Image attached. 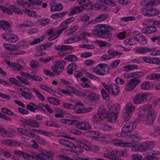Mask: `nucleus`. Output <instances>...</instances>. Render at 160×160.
Wrapping results in <instances>:
<instances>
[{
    "label": "nucleus",
    "mask_w": 160,
    "mask_h": 160,
    "mask_svg": "<svg viewBox=\"0 0 160 160\" xmlns=\"http://www.w3.org/2000/svg\"><path fill=\"white\" fill-rule=\"evenodd\" d=\"M45 38V36L44 35H43L38 38L34 39L32 42H29V44L24 41H19L15 45V50L18 48L23 49L25 48H28L29 45H33L37 44L42 41Z\"/></svg>",
    "instance_id": "f257e3e1"
},
{
    "label": "nucleus",
    "mask_w": 160,
    "mask_h": 160,
    "mask_svg": "<svg viewBox=\"0 0 160 160\" xmlns=\"http://www.w3.org/2000/svg\"><path fill=\"white\" fill-rule=\"evenodd\" d=\"M104 109L103 106L101 107L98 109V113L92 116L91 119V120L94 122H97L105 119L107 114Z\"/></svg>",
    "instance_id": "f03ea898"
},
{
    "label": "nucleus",
    "mask_w": 160,
    "mask_h": 160,
    "mask_svg": "<svg viewBox=\"0 0 160 160\" xmlns=\"http://www.w3.org/2000/svg\"><path fill=\"white\" fill-rule=\"evenodd\" d=\"M98 27L100 29L102 38L108 39L111 37L112 34L109 32L112 29L111 26L108 24H101L98 25Z\"/></svg>",
    "instance_id": "7ed1b4c3"
},
{
    "label": "nucleus",
    "mask_w": 160,
    "mask_h": 160,
    "mask_svg": "<svg viewBox=\"0 0 160 160\" xmlns=\"http://www.w3.org/2000/svg\"><path fill=\"white\" fill-rule=\"evenodd\" d=\"M66 65V62L64 61L58 60L55 62L54 64L51 66V68L54 72L59 74L64 70Z\"/></svg>",
    "instance_id": "20e7f679"
},
{
    "label": "nucleus",
    "mask_w": 160,
    "mask_h": 160,
    "mask_svg": "<svg viewBox=\"0 0 160 160\" xmlns=\"http://www.w3.org/2000/svg\"><path fill=\"white\" fill-rule=\"evenodd\" d=\"M18 89L21 92V96L25 98L28 100L33 98V96L31 92V91L28 88L24 86L19 87Z\"/></svg>",
    "instance_id": "39448f33"
},
{
    "label": "nucleus",
    "mask_w": 160,
    "mask_h": 160,
    "mask_svg": "<svg viewBox=\"0 0 160 160\" xmlns=\"http://www.w3.org/2000/svg\"><path fill=\"white\" fill-rule=\"evenodd\" d=\"M107 67V64L104 63H101L92 69V71L97 74L103 76L107 73L106 69Z\"/></svg>",
    "instance_id": "423d86ee"
},
{
    "label": "nucleus",
    "mask_w": 160,
    "mask_h": 160,
    "mask_svg": "<svg viewBox=\"0 0 160 160\" xmlns=\"http://www.w3.org/2000/svg\"><path fill=\"white\" fill-rule=\"evenodd\" d=\"M148 95L147 93H142L137 94L133 98V103L135 104H139L145 102L147 100Z\"/></svg>",
    "instance_id": "0eeeda50"
},
{
    "label": "nucleus",
    "mask_w": 160,
    "mask_h": 160,
    "mask_svg": "<svg viewBox=\"0 0 160 160\" xmlns=\"http://www.w3.org/2000/svg\"><path fill=\"white\" fill-rule=\"evenodd\" d=\"M103 107L107 114L109 111L116 112L117 114L120 109L121 106L119 104L116 103L112 105L107 104L103 106Z\"/></svg>",
    "instance_id": "6e6552de"
},
{
    "label": "nucleus",
    "mask_w": 160,
    "mask_h": 160,
    "mask_svg": "<svg viewBox=\"0 0 160 160\" xmlns=\"http://www.w3.org/2000/svg\"><path fill=\"white\" fill-rule=\"evenodd\" d=\"M141 82L140 80L137 78H132L128 81L125 86V89L128 91L133 90Z\"/></svg>",
    "instance_id": "1a4fd4ad"
},
{
    "label": "nucleus",
    "mask_w": 160,
    "mask_h": 160,
    "mask_svg": "<svg viewBox=\"0 0 160 160\" xmlns=\"http://www.w3.org/2000/svg\"><path fill=\"white\" fill-rule=\"evenodd\" d=\"M142 12L145 16L152 17L158 15L159 13V11L157 9L154 8L150 9L144 8L142 9Z\"/></svg>",
    "instance_id": "9d476101"
},
{
    "label": "nucleus",
    "mask_w": 160,
    "mask_h": 160,
    "mask_svg": "<svg viewBox=\"0 0 160 160\" xmlns=\"http://www.w3.org/2000/svg\"><path fill=\"white\" fill-rule=\"evenodd\" d=\"M76 128L78 129L88 130L91 129V124L89 122L85 120L78 122L77 124Z\"/></svg>",
    "instance_id": "9b49d317"
},
{
    "label": "nucleus",
    "mask_w": 160,
    "mask_h": 160,
    "mask_svg": "<svg viewBox=\"0 0 160 160\" xmlns=\"http://www.w3.org/2000/svg\"><path fill=\"white\" fill-rule=\"evenodd\" d=\"M136 122L134 121L126 123L123 127V130L124 132H127L131 135L130 132L133 130L136 127Z\"/></svg>",
    "instance_id": "f8f14e48"
},
{
    "label": "nucleus",
    "mask_w": 160,
    "mask_h": 160,
    "mask_svg": "<svg viewBox=\"0 0 160 160\" xmlns=\"http://www.w3.org/2000/svg\"><path fill=\"white\" fill-rule=\"evenodd\" d=\"M2 36L3 38L9 43H15L17 42L19 39L17 35L12 33L3 34Z\"/></svg>",
    "instance_id": "ddd939ff"
},
{
    "label": "nucleus",
    "mask_w": 160,
    "mask_h": 160,
    "mask_svg": "<svg viewBox=\"0 0 160 160\" xmlns=\"http://www.w3.org/2000/svg\"><path fill=\"white\" fill-rule=\"evenodd\" d=\"M155 111L153 109L149 112L146 117V123L149 124H152L155 119Z\"/></svg>",
    "instance_id": "4468645a"
},
{
    "label": "nucleus",
    "mask_w": 160,
    "mask_h": 160,
    "mask_svg": "<svg viewBox=\"0 0 160 160\" xmlns=\"http://www.w3.org/2000/svg\"><path fill=\"white\" fill-rule=\"evenodd\" d=\"M120 92L118 86L115 83H112L110 85V90L108 94L114 96H116L119 94Z\"/></svg>",
    "instance_id": "2eb2a0df"
},
{
    "label": "nucleus",
    "mask_w": 160,
    "mask_h": 160,
    "mask_svg": "<svg viewBox=\"0 0 160 160\" xmlns=\"http://www.w3.org/2000/svg\"><path fill=\"white\" fill-rule=\"evenodd\" d=\"M155 145V143L153 141H147L142 143V152L146 150H148L153 149Z\"/></svg>",
    "instance_id": "dca6fc26"
},
{
    "label": "nucleus",
    "mask_w": 160,
    "mask_h": 160,
    "mask_svg": "<svg viewBox=\"0 0 160 160\" xmlns=\"http://www.w3.org/2000/svg\"><path fill=\"white\" fill-rule=\"evenodd\" d=\"M153 50L152 48L147 47H139L135 48L134 51L137 54H144L148 52H151Z\"/></svg>",
    "instance_id": "f3484780"
},
{
    "label": "nucleus",
    "mask_w": 160,
    "mask_h": 160,
    "mask_svg": "<svg viewBox=\"0 0 160 160\" xmlns=\"http://www.w3.org/2000/svg\"><path fill=\"white\" fill-rule=\"evenodd\" d=\"M58 142L68 148L72 149L73 148L75 147V146L73 143L68 140L64 139H58Z\"/></svg>",
    "instance_id": "a211bd4d"
},
{
    "label": "nucleus",
    "mask_w": 160,
    "mask_h": 160,
    "mask_svg": "<svg viewBox=\"0 0 160 160\" xmlns=\"http://www.w3.org/2000/svg\"><path fill=\"white\" fill-rule=\"evenodd\" d=\"M24 123L27 125H28L35 128H37L40 126L39 122L37 120L33 119L25 120Z\"/></svg>",
    "instance_id": "6ab92c4d"
},
{
    "label": "nucleus",
    "mask_w": 160,
    "mask_h": 160,
    "mask_svg": "<svg viewBox=\"0 0 160 160\" xmlns=\"http://www.w3.org/2000/svg\"><path fill=\"white\" fill-rule=\"evenodd\" d=\"M11 24L6 21L2 20L0 21V26L2 28L7 32L11 31L10 27Z\"/></svg>",
    "instance_id": "aec40b11"
},
{
    "label": "nucleus",
    "mask_w": 160,
    "mask_h": 160,
    "mask_svg": "<svg viewBox=\"0 0 160 160\" xmlns=\"http://www.w3.org/2000/svg\"><path fill=\"white\" fill-rule=\"evenodd\" d=\"M17 2L18 5L24 8L31 9L33 7L32 4L22 0H17Z\"/></svg>",
    "instance_id": "412c9836"
},
{
    "label": "nucleus",
    "mask_w": 160,
    "mask_h": 160,
    "mask_svg": "<svg viewBox=\"0 0 160 160\" xmlns=\"http://www.w3.org/2000/svg\"><path fill=\"white\" fill-rule=\"evenodd\" d=\"M156 29V27L151 26L143 28L141 31L144 34H151L155 31Z\"/></svg>",
    "instance_id": "4be33fe9"
},
{
    "label": "nucleus",
    "mask_w": 160,
    "mask_h": 160,
    "mask_svg": "<svg viewBox=\"0 0 160 160\" xmlns=\"http://www.w3.org/2000/svg\"><path fill=\"white\" fill-rule=\"evenodd\" d=\"M125 112L132 114L135 110V107L131 102H128L126 104Z\"/></svg>",
    "instance_id": "5701e85b"
},
{
    "label": "nucleus",
    "mask_w": 160,
    "mask_h": 160,
    "mask_svg": "<svg viewBox=\"0 0 160 160\" xmlns=\"http://www.w3.org/2000/svg\"><path fill=\"white\" fill-rule=\"evenodd\" d=\"M63 9V5L60 3H57L52 5L50 8V10L52 12L56 11H60Z\"/></svg>",
    "instance_id": "b1692460"
},
{
    "label": "nucleus",
    "mask_w": 160,
    "mask_h": 160,
    "mask_svg": "<svg viewBox=\"0 0 160 160\" xmlns=\"http://www.w3.org/2000/svg\"><path fill=\"white\" fill-rule=\"evenodd\" d=\"M26 107L29 110L33 112H35L36 110L39 109L38 107L35 103L32 102H30L27 104Z\"/></svg>",
    "instance_id": "393cba45"
},
{
    "label": "nucleus",
    "mask_w": 160,
    "mask_h": 160,
    "mask_svg": "<svg viewBox=\"0 0 160 160\" xmlns=\"http://www.w3.org/2000/svg\"><path fill=\"white\" fill-rule=\"evenodd\" d=\"M118 153V151L114 150L112 151L110 153V159L111 160H121V159L118 158L120 155Z\"/></svg>",
    "instance_id": "a878e982"
},
{
    "label": "nucleus",
    "mask_w": 160,
    "mask_h": 160,
    "mask_svg": "<svg viewBox=\"0 0 160 160\" xmlns=\"http://www.w3.org/2000/svg\"><path fill=\"white\" fill-rule=\"evenodd\" d=\"M110 112L107 114L108 121L111 123L115 122L117 120V114L116 112H113L109 111Z\"/></svg>",
    "instance_id": "bb28decb"
},
{
    "label": "nucleus",
    "mask_w": 160,
    "mask_h": 160,
    "mask_svg": "<svg viewBox=\"0 0 160 160\" xmlns=\"http://www.w3.org/2000/svg\"><path fill=\"white\" fill-rule=\"evenodd\" d=\"M141 88L143 90L151 89L152 87V84L149 82H144L141 84Z\"/></svg>",
    "instance_id": "cd10ccee"
},
{
    "label": "nucleus",
    "mask_w": 160,
    "mask_h": 160,
    "mask_svg": "<svg viewBox=\"0 0 160 160\" xmlns=\"http://www.w3.org/2000/svg\"><path fill=\"white\" fill-rule=\"evenodd\" d=\"M147 79L150 80H155L156 81H160V74L152 73L149 74L147 77Z\"/></svg>",
    "instance_id": "c85d7f7f"
},
{
    "label": "nucleus",
    "mask_w": 160,
    "mask_h": 160,
    "mask_svg": "<svg viewBox=\"0 0 160 160\" xmlns=\"http://www.w3.org/2000/svg\"><path fill=\"white\" fill-rule=\"evenodd\" d=\"M78 144L81 147L85 149L89 150V147L87 146L86 144L88 142L87 141L83 138H80L77 141Z\"/></svg>",
    "instance_id": "c756f323"
},
{
    "label": "nucleus",
    "mask_w": 160,
    "mask_h": 160,
    "mask_svg": "<svg viewBox=\"0 0 160 160\" xmlns=\"http://www.w3.org/2000/svg\"><path fill=\"white\" fill-rule=\"evenodd\" d=\"M84 9L81 7L77 6L68 13V15L70 16L78 13L82 12Z\"/></svg>",
    "instance_id": "7c9ffc66"
},
{
    "label": "nucleus",
    "mask_w": 160,
    "mask_h": 160,
    "mask_svg": "<svg viewBox=\"0 0 160 160\" xmlns=\"http://www.w3.org/2000/svg\"><path fill=\"white\" fill-rule=\"evenodd\" d=\"M132 149L134 151L142 152V143L140 144L132 143Z\"/></svg>",
    "instance_id": "2f4dec72"
},
{
    "label": "nucleus",
    "mask_w": 160,
    "mask_h": 160,
    "mask_svg": "<svg viewBox=\"0 0 160 160\" xmlns=\"http://www.w3.org/2000/svg\"><path fill=\"white\" fill-rule=\"evenodd\" d=\"M92 109L91 108H78L77 110L75 111V112L77 114L84 113L90 112L92 110Z\"/></svg>",
    "instance_id": "473e14b6"
},
{
    "label": "nucleus",
    "mask_w": 160,
    "mask_h": 160,
    "mask_svg": "<svg viewBox=\"0 0 160 160\" xmlns=\"http://www.w3.org/2000/svg\"><path fill=\"white\" fill-rule=\"evenodd\" d=\"M68 12V11H66L58 14H53L50 16V17L52 19H58L64 16Z\"/></svg>",
    "instance_id": "72a5a7b5"
},
{
    "label": "nucleus",
    "mask_w": 160,
    "mask_h": 160,
    "mask_svg": "<svg viewBox=\"0 0 160 160\" xmlns=\"http://www.w3.org/2000/svg\"><path fill=\"white\" fill-rule=\"evenodd\" d=\"M92 32L95 36L102 38L101 31L100 29L99 28V27H98V25L96 26V28L92 30Z\"/></svg>",
    "instance_id": "f704fd0d"
},
{
    "label": "nucleus",
    "mask_w": 160,
    "mask_h": 160,
    "mask_svg": "<svg viewBox=\"0 0 160 160\" xmlns=\"http://www.w3.org/2000/svg\"><path fill=\"white\" fill-rule=\"evenodd\" d=\"M160 4V0H153L150 1H148L146 5V7H149L153 6H155Z\"/></svg>",
    "instance_id": "c9c22d12"
},
{
    "label": "nucleus",
    "mask_w": 160,
    "mask_h": 160,
    "mask_svg": "<svg viewBox=\"0 0 160 160\" xmlns=\"http://www.w3.org/2000/svg\"><path fill=\"white\" fill-rule=\"evenodd\" d=\"M78 2L79 4L84 9L91 3L89 0H78Z\"/></svg>",
    "instance_id": "e433bc0d"
},
{
    "label": "nucleus",
    "mask_w": 160,
    "mask_h": 160,
    "mask_svg": "<svg viewBox=\"0 0 160 160\" xmlns=\"http://www.w3.org/2000/svg\"><path fill=\"white\" fill-rule=\"evenodd\" d=\"M9 8L13 12L19 15H22V10L18 8L14 5H10L9 6Z\"/></svg>",
    "instance_id": "4c0bfd02"
},
{
    "label": "nucleus",
    "mask_w": 160,
    "mask_h": 160,
    "mask_svg": "<svg viewBox=\"0 0 160 160\" xmlns=\"http://www.w3.org/2000/svg\"><path fill=\"white\" fill-rule=\"evenodd\" d=\"M88 78H82L81 80L82 81L81 83V86L83 88H88L90 87V82L88 81Z\"/></svg>",
    "instance_id": "58836bf2"
},
{
    "label": "nucleus",
    "mask_w": 160,
    "mask_h": 160,
    "mask_svg": "<svg viewBox=\"0 0 160 160\" xmlns=\"http://www.w3.org/2000/svg\"><path fill=\"white\" fill-rule=\"evenodd\" d=\"M107 18V16L104 14L98 15L96 17L94 21L95 23L100 22L105 20Z\"/></svg>",
    "instance_id": "ea45409f"
},
{
    "label": "nucleus",
    "mask_w": 160,
    "mask_h": 160,
    "mask_svg": "<svg viewBox=\"0 0 160 160\" xmlns=\"http://www.w3.org/2000/svg\"><path fill=\"white\" fill-rule=\"evenodd\" d=\"M96 44L99 46L100 48L103 47H108L110 48L111 45L110 43L106 42L105 41H102L101 40H97L96 42Z\"/></svg>",
    "instance_id": "a19ab883"
},
{
    "label": "nucleus",
    "mask_w": 160,
    "mask_h": 160,
    "mask_svg": "<svg viewBox=\"0 0 160 160\" xmlns=\"http://www.w3.org/2000/svg\"><path fill=\"white\" fill-rule=\"evenodd\" d=\"M39 87L42 90L50 93H52L54 92V91L52 89L44 84H40L39 86Z\"/></svg>",
    "instance_id": "79ce46f5"
},
{
    "label": "nucleus",
    "mask_w": 160,
    "mask_h": 160,
    "mask_svg": "<svg viewBox=\"0 0 160 160\" xmlns=\"http://www.w3.org/2000/svg\"><path fill=\"white\" fill-rule=\"evenodd\" d=\"M78 117L75 116H72V117L71 119H68V125H74L76 127L77 124L78 122Z\"/></svg>",
    "instance_id": "37998d69"
},
{
    "label": "nucleus",
    "mask_w": 160,
    "mask_h": 160,
    "mask_svg": "<svg viewBox=\"0 0 160 160\" xmlns=\"http://www.w3.org/2000/svg\"><path fill=\"white\" fill-rule=\"evenodd\" d=\"M24 12L26 14L32 17H36L37 16V13L34 11L28 10L27 9H24Z\"/></svg>",
    "instance_id": "c03bdc74"
},
{
    "label": "nucleus",
    "mask_w": 160,
    "mask_h": 160,
    "mask_svg": "<svg viewBox=\"0 0 160 160\" xmlns=\"http://www.w3.org/2000/svg\"><path fill=\"white\" fill-rule=\"evenodd\" d=\"M138 68V66L136 65H129L124 67V70L126 71H130L137 69Z\"/></svg>",
    "instance_id": "a18cd8bd"
},
{
    "label": "nucleus",
    "mask_w": 160,
    "mask_h": 160,
    "mask_svg": "<svg viewBox=\"0 0 160 160\" xmlns=\"http://www.w3.org/2000/svg\"><path fill=\"white\" fill-rule=\"evenodd\" d=\"M32 151H31V153H32L33 155H31L24 152L23 157V158L26 160H32L35 159V155H34L32 153Z\"/></svg>",
    "instance_id": "49530a36"
},
{
    "label": "nucleus",
    "mask_w": 160,
    "mask_h": 160,
    "mask_svg": "<svg viewBox=\"0 0 160 160\" xmlns=\"http://www.w3.org/2000/svg\"><path fill=\"white\" fill-rule=\"evenodd\" d=\"M65 60L70 62H76L77 61V57L74 55H69L64 58Z\"/></svg>",
    "instance_id": "de8ad7c7"
},
{
    "label": "nucleus",
    "mask_w": 160,
    "mask_h": 160,
    "mask_svg": "<svg viewBox=\"0 0 160 160\" xmlns=\"http://www.w3.org/2000/svg\"><path fill=\"white\" fill-rule=\"evenodd\" d=\"M34 155H35V159L36 160H45V156L43 153L37 154V153L33 151L32 152Z\"/></svg>",
    "instance_id": "09e8293b"
},
{
    "label": "nucleus",
    "mask_w": 160,
    "mask_h": 160,
    "mask_svg": "<svg viewBox=\"0 0 160 160\" xmlns=\"http://www.w3.org/2000/svg\"><path fill=\"white\" fill-rule=\"evenodd\" d=\"M29 76V79H32L38 82H42L43 80L42 78L37 74H31Z\"/></svg>",
    "instance_id": "8fccbe9b"
},
{
    "label": "nucleus",
    "mask_w": 160,
    "mask_h": 160,
    "mask_svg": "<svg viewBox=\"0 0 160 160\" xmlns=\"http://www.w3.org/2000/svg\"><path fill=\"white\" fill-rule=\"evenodd\" d=\"M101 133L98 131H90L88 132V135L92 138H94L100 135Z\"/></svg>",
    "instance_id": "3c124183"
},
{
    "label": "nucleus",
    "mask_w": 160,
    "mask_h": 160,
    "mask_svg": "<svg viewBox=\"0 0 160 160\" xmlns=\"http://www.w3.org/2000/svg\"><path fill=\"white\" fill-rule=\"evenodd\" d=\"M38 22L39 25L42 26H44L49 23L50 22V20L49 19L45 18L39 19Z\"/></svg>",
    "instance_id": "603ef678"
},
{
    "label": "nucleus",
    "mask_w": 160,
    "mask_h": 160,
    "mask_svg": "<svg viewBox=\"0 0 160 160\" xmlns=\"http://www.w3.org/2000/svg\"><path fill=\"white\" fill-rule=\"evenodd\" d=\"M63 106L65 108L68 109H73L75 110L76 106L73 104L68 102H64L63 103Z\"/></svg>",
    "instance_id": "864d4df0"
},
{
    "label": "nucleus",
    "mask_w": 160,
    "mask_h": 160,
    "mask_svg": "<svg viewBox=\"0 0 160 160\" xmlns=\"http://www.w3.org/2000/svg\"><path fill=\"white\" fill-rule=\"evenodd\" d=\"M22 134L24 136L30 137L32 138L35 137V133L31 132L25 129H24V132H23Z\"/></svg>",
    "instance_id": "5fc2aeb1"
},
{
    "label": "nucleus",
    "mask_w": 160,
    "mask_h": 160,
    "mask_svg": "<svg viewBox=\"0 0 160 160\" xmlns=\"http://www.w3.org/2000/svg\"><path fill=\"white\" fill-rule=\"evenodd\" d=\"M116 136L118 137H124L128 136V137H130V134H129L128 133L126 132H124L123 130V127L122 128V131L120 133H118L117 134Z\"/></svg>",
    "instance_id": "6e6d98bb"
},
{
    "label": "nucleus",
    "mask_w": 160,
    "mask_h": 160,
    "mask_svg": "<svg viewBox=\"0 0 160 160\" xmlns=\"http://www.w3.org/2000/svg\"><path fill=\"white\" fill-rule=\"evenodd\" d=\"M34 92L35 93L36 96L41 101H44V98L42 95L38 91L36 88H34L33 89Z\"/></svg>",
    "instance_id": "4d7b16f0"
},
{
    "label": "nucleus",
    "mask_w": 160,
    "mask_h": 160,
    "mask_svg": "<svg viewBox=\"0 0 160 160\" xmlns=\"http://www.w3.org/2000/svg\"><path fill=\"white\" fill-rule=\"evenodd\" d=\"M48 101L53 104L58 105L59 104L58 100L54 98H48Z\"/></svg>",
    "instance_id": "13d9d810"
},
{
    "label": "nucleus",
    "mask_w": 160,
    "mask_h": 160,
    "mask_svg": "<svg viewBox=\"0 0 160 160\" xmlns=\"http://www.w3.org/2000/svg\"><path fill=\"white\" fill-rule=\"evenodd\" d=\"M90 17L87 14L82 15L79 17V20L83 22L88 21Z\"/></svg>",
    "instance_id": "bf43d9fd"
},
{
    "label": "nucleus",
    "mask_w": 160,
    "mask_h": 160,
    "mask_svg": "<svg viewBox=\"0 0 160 160\" xmlns=\"http://www.w3.org/2000/svg\"><path fill=\"white\" fill-rule=\"evenodd\" d=\"M43 153L44 156H45V158L48 159H52L54 156L53 152L51 151Z\"/></svg>",
    "instance_id": "052dcab7"
},
{
    "label": "nucleus",
    "mask_w": 160,
    "mask_h": 160,
    "mask_svg": "<svg viewBox=\"0 0 160 160\" xmlns=\"http://www.w3.org/2000/svg\"><path fill=\"white\" fill-rule=\"evenodd\" d=\"M3 46L6 49L10 50H15V45L9 43H5Z\"/></svg>",
    "instance_id": "680f3d73"
},
{
    "label": "nucleus",
    "mask_w": 160,
    "mask_h": 160,
    "mask_svg": "<svg viewBox=\"0 0 160 160\" xmlns=\"http://www.w3.org/2000/svg\"><path fill=\"white\" fill-rule=\"evenodd\" d=\"M78 28V26H75L72 28H71L69 30L67 31L66 32L67 34H66L67 36H69L72 34L73 33L75 32Z\"/></svg>",
    "instance_id": "e2e57ef3"
},
{
    "label": "nucleus",
    "mask_w": 160,
    "mask_h": 160,
    "mask_svg": "<svg viewBox=\"0 0 160 160\" xmlns=\"http://www.w3.org/2000/svg\"><path fill=\"white\" fill-rule=\"evenodd\" d=\"M101 128L102 130L107 131H111L112 129V127L106 124H103L101 125Z\"/></svg>",
    "instance_id": "0e129e2a"
},
{
    "label": "nucleus",
    "mask_w": 160,
    "mask_h": 160,
    "mask_svg": "<svg viewBox=\"0 0 160 160\" xmlns=\"http://www.w3.org/2000/svg\"><path fill=\"white\" fill-rule=\"evenodd\" d=\"M108 52L109 54L112 57V58H113L114 57L119 54V52L117 51H115L112 49H109L108 50Z\"/></svg>",
    "instance_id": "69168bd1"
},
{
    "label": "nucleus",
    "mask_w": 160,
    "mask_h": 160,
    "mask_svg": "<svg viewBox=\"0 0 160 160\" xmlns=\"http://www.w3.org/2000/svg\"><path fill=\"white\" fill-rule=\"evenodd\" d=\"M97 2V3L95 4L93 7L94 9L95 10H101L104 9V5L102 4V3H101V4Z\"/></svg>",
    "instance_id": "338daca9"
},
{
    "label": "nucleus",
    "mask_w": 160,
    "mask_h": 160,
    "mask_svg": "<svg viewBox=\"0 0 160 160\" xmlns=\"http://www.w3.org/2000/svg\"><path fill=\"white\" fill-rule=\"evenodd\" d=\"M131 157L133 160H142V157L139 154H133Z\"/></svg>",
    "instance_id": "774afa93"
}]
</instances>
